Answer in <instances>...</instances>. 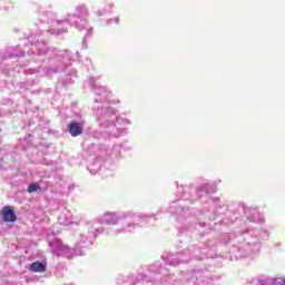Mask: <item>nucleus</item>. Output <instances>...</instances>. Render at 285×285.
<instances>
[{"mask_svg": "<svg viewBox=\"0 0 285 285\" xmlns=\"http://www.w3.org/2000/svg\"><path fill=\"white\" fill-rule=\"evenodd\" d=\"M135 214L132 213H106L102 215L101 222L104 224L118 226L117 230L124 233L130 230V222H132Z\"/></svg>", "mask_w": 285, "mask_h": 285, "instance_id": "1", "label": "nucleus"}, {"mask_svg": "<svg viewBox=\"0 0 285 285\" xmlns=\"http://www.w3.org/2000/svg\"><path fill=\"white\" fill-rule=\"evenodd\" d=\"M51 252L55 253V255H63L67 258L72 257V254L75 253V249H71L70 247L63 245L61 240L56 239L50 243Z\"/></svg>", "mask_w": 285, "mask_h": 285, "instance_id": "2", "label": "nucleus"}, {"mask_svg": "<svg viewBox=\"0 0 285 285\" xmlns=\"http://www.w3.org/2000/svg\"><path fill=\"white\" fill-rule=\"evenodd\" d=\"M52 35H61L63 30L58 29L57 31L55 29H51Z\"/></svg>", "mask_w": 285, "mask_h": 285, "instance_id": "8", "label": "nucleus"}, {"mask_svg": "<svg viewBox=\"0 0 285 285\" xmlns=\"http://www.w3.org/2000/svg\"><path fill=\"white\" fill-rule=\"evenodd\" d=\"M75 16H69V18H68V21H69V23H75Z\"/></svg>", "mask_w": 285, "mask_h": 285, "instance_id": "9", "label": "nucleus"}, {"mask_svg": "<svg viewBox=\"0 0 285 285\" xmlns=\"http://www.w3.org/2000/svg\"><path fill=\"white\" fill-rule=\"evenodd\" d=\"M120 134H114V137H119Z\"/></svg>", "mask_w": 285, "mask_h": 285, "instance_id": "10", "label": "nucleus"}, {"mask_svg": "<svg viewBox=\"0 0 285 285\" xmlns=\"http://www.w3.org/2000/svg\"><path fill=\"white\" fill-rule=\"evenodd\" d=\"M76 26L79 27L78 22L76 21Z\"/></svg>", "mask_w": 285, "mask_h": 285, "instance_id": "11", "label": "nucleus"}, {"mask_svg": "<svg viewBox=\"0 0 285 285\" xmlns=\"http://www.w3.org/2000/svg\"><path fill=\"white\" fill-rule=\"evenodd\" d=\"M1 215H2L3 222H8V223L17 222V215L14 214V210L12 209V207H3Z\"/></svg>", "mask_w": 285, "mask_h": 285, "instance_id": "3", "label": "nucleus"}, {"mask_svg": "<svg viewBox=\"0 0 285 285\" xmlns=\"http://www.w3.org/2000/svg\"><path fill=\"white\" fill-rule=\"evenodd\" d=\"M32 273H46V265L39 262H35L29 266Z\"/></svg>", "mask_w": 285, "mask_h": 285, "instance_id": "5", "label": "nucleus"}, {"mask_svg": "<svg viewBox=\"0 0 285 285\" xmlns=\"http://www.w3.org/2000/svg\"><path fill=\"white\" fill-rule=\"evenodd\" d=\"M283 285H285V281H284V284Z\"/></svg>", "mask_w": 285, "mask_h": 285, "instance_id": "12", "label": "nucleus"}, {"mask_svg": "<svg viewBox=\"0 0 285 285\" xmlns=\"http://www.w3.org/2000/svg\"><path fill=\"white\" fill-rule=\"evenodd\" d=\"M69 132L72 137H77L81 135V132H83V127L81 126V124L71 122L69 125Z\"/></svg>", "mask_w": 285, "mask_h": 285, "instance_id": "4", "label": "nucleus"}, {"mask_svg": "<svg viewBox=\"0 0 285 285\" xmlns=\"http://www.w3.org/2000/svg\"><path fill=\"white\" fill-rule=\"evenodd\" d=\"M59 224H61L62 226H68L70 224V220L66 219L65 216H60Z\"/></svg>", "mask_w": 285, "mask_h": 285, "instance_id": "7", "label": "nucleus"}, {"mask_svg": "<svg viewBox=\"0 0 285 285\" xmlns=\"http://www.w3.org/2000/svg\"><path fill=\"white\" fill-rule=\"evenodd\" d=\"M37 190H41V187L36 183H31L27 189L28 193H37Z\"/></svg>", "mask_w": 285, "mask_h": 285, "instance_id": "6", "label": "nucleus"}]
</instances>
